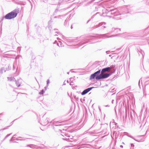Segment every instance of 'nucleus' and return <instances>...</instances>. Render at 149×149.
I'll list each match as a JSON object with an SVG mask.
<instances>
[{
    "instance_id": "nucleus-1",
    "label": "nucleus",
    "mask_w": 149,
    "mask_h": 149,
    "mask_svg": "<svg viewBox=\"0 0 149 149\" xmlns=\"http://www.w3.org/2000/svg\"><path fill=\"white\" fill-rule=\"evenodd\" d=\"M116 70L115 65H111L109 67H107L102 69L101 71V74L102 75L107 74H108L107 77L105 79L107 78L113 73H114Z\"/></svg>"
},
{
    "instance_id": "nucleus-2",
    "label": "nucleus",
    "mask_w": 149,
    "mask_h": 149,
    "mask_svg": "<svg viewBox=\"0 0 149 149\" xmlns=\"http://www.w3.org/2000/svg\"><path fill=\"white\" fill-rule=\"evenodd\" d=\"M17 15V13L12 11L6 15L4 17H2L1 19V21L3 20L4 18L7 19H13L16 17Z\"/></svg>"
},
{
    "instance_id": "nucleus-3",
    "label": "nucleus",
    "mask_w": 149,
    "mask_h": 149,
    "mask_svg": "<svg viewBox=\"0 0 149 149\" xmlns=\"http://www.w3.org/2000/svg\"><path fill=\"white\" fill-rule=\"evenodd\" d=\"M108 74H106L102 75V74H100L96 76L94 73L92 74L90 77V79L92 80L95 78L96 80H98L101 79H104L107 77Z\"/></svg>"
},
{
    "instance_id": "nucleus-4",
    "label": "nucleus",
    "mask_w": 149,
    "mask_h": 149,
    "mask_svg": "<svg viewBox=\"0 0 149 149\" xmlns=\"http://www.w3.org/2000/svg\"><path fill=\"white\" fill-rule=\"evenodd\" d=\"M61 135L63 137L62 139L64 140H66L67 141L72 142H74L76 141V140H74L73 139L69 138L70 136L66 133H62Z\"/></svg>"
},
{
    "instance_id": "nucleus-5",
    "label": "nucleus",
    "mask_w": 149,
    "mask_h": 149,
    "mask_svg": "<svg viewBox=\"0 0 149 149\" xmlns=\"http://www.w3.org/2000/svg\"><path fill=\"white\" fill-rule=\"evenodd\" d=\"M117 11V9H112L111 8H109L106 9L105 13L109 15H113L114 16V15H116L115 14L116 13Z\"/></svg>"
},
{
    "instance_id": "nucleus-6",
    "label": "nucleus",
    "mask_w": 149,
    "mask_h": 149,
    "mask_svg": "<svg viewBox=\"0 0 149 149\" xmlns=\"http://www.w3.org/2000/svg\"><path fill=\"white\" fill-rule=\"evenodd\" d=\"M48 120V118L43 117L41 120V124L43 126L46 125L49 122Z\"/></svg>"
},
{
    "instance_id": "nucleus-7",
    "label": "nucleus",
    "mask_w": 149,
    "mask_h": 149,
    "mask_svg": "<svg viewBox=\"0 0 149 149\" xmlns=\"http://www.w3.org/2000/svg\"><path fill=\"white\" fill-rule=\"evenodd\" d=\"M94 87H91L88 88L84 90L82 93H81V94L82 95H85L89 91L91 90L93 88H95Z\"/></svg>"
},
{
    "instance_id": "nucleus-8",
    "label": "nucleus",
    "mask_w": 149,
    "mask_h": 149,
    "mask_svg": "<svg viewBox=\"0 0 149 149\" xmlns=\"http://www.w3.org/2000/svg\"><path fill=\"white\" fill-rule=\"evenodd\" d=\"M138 52L139 56L141 57H143L144 54V51L141 49H138Z\"/></svg>"
},
{
    "instance_id": "nucleus-9",
    "label": "nucleus",
    "mask_w": 149,
    "mask_h": 149,
    "mask_svg": "<svg viewBox=\"0 0 149 149\" xmlns=\"http://www.w3.org/2000/svg\"><path fill=\"white\" fill-rule=\"evenodd\" d=\"M127 135L128 137L132 138V139H134V140H135V141H137L138 142H141V141H144V138L141 139L140 140H136V139H135L133 136H131V135L128 134V133H127Z\"/></svg>"
},
{
    "instance_id": "nucleus-10",
    "label": "nucleus",
    "mask_w": 149,
    "mask_h": 149,
    "mask_svg": "<svg viewBox=\"0 0 149 149\" xmlns=\"http://www.w3.org/2000/svg\"><path fill=\"white\" fill-rule=\"evenodd\" d=\"M112 18L116 20H118L121 19L120 15L119 14L114 15V16H113Z\"/></svg>"
},
{
    "instance_id": "nucleus-11",
    "label": "nucleus",
    "mask_w": 149,
    "mask_h": 149,
    "mask_svg": "<svg viewBox=\"0 0 149 149\" xmlns=\"http://www.w3.org/2000/svg\"><path fill=\"white\" fill-rule=\"evenodd\" d=\"M22 80L21 79H19L17 81H16V82L15 83L16 84L17 86L18 87H19L20 86L21 84V82H22Z\"/></svg>"
},
{
    "instance_id": "nucleus-12",
    "label": "nucleus",
    "mask_w": 149,
    "mask_h": 149,
    "mask_svg": "<svg viewBox=\"0 0 149 149\" xmlns=\"http://www.w3.org/2000/svg\"><path fill=\"white\" fill-rule=\"evenodd\" d=\"M27 146L29 147L30 148H38L37 146L33 144H30L28 145Z\"/></svg>"
},
{
    "instance_id": "nucleus-13",
    "label": "nucleus",
    "mask_w": 149,
    "mask_h": 149,
    "mask_svg": "<svg viewBox=\"0 0 149 149\" xmlns=\"http://www.w3.org/2000/svg\"><path fill=\"white\" fill-rule=\"evenodd\" d=\"M65 15H59L57 16H55L54 17V18H58L62 19L64 17H65Z\"/></svg>"
},
{
    "instance_id": "nucleus-14",
    "label": "nucleus",
    "mask_w": 149,
    "mask_h": 149,
    "mask_svg": "<svg viewBox=\"0 0 149 149\" xmlns=\"http://www.w3.org/2000/svg\"><path fill=\"white\" fill-rule=\"evenodd\" d=\"M8 80L10 81H14L15 80V79L13 77H8Z\"/></svg>"
},
{
    "instance_id": "nucleus-15",
    "label": "nucleus",
    "mask_w": 149,
    "mask_h": 149,
    "mask_svg": "<svg viewBox=\"0 0 149 149\" xmlns=\"http://www.w3.org/2000/svg\"><path fill=\"white\" fill-rule=\"evenodd\" d=\"M106 24V23L105 22H102L99 23L98 24V26H99V27L102 26L103 25H105Z\"/></svg>"
},
{
    "instance_id": "nucleus-16",
    "label": "nucleus",
    "mask_w": 149,
    "mask_h": 149,
    "mask_svg": "<svg viewBox=\"0 0 149 149\" xmlns=\"http://www.w3.org/2000/svg\"><path fill=\"white\" fill-rule=\"evenodd\" d=\"M19 138H20L19 139V140L21 141H24L26 140V139L24 137H18Z\"/></svg>"
},
{
    "instance_id": "nucleus-17",
    "label": "nucleus",
    "mask_w": 149,
    "mask_h": 149,
    "mask_svg": "<svg viewBox=\"0 0 149 149\" xmlns=\"http://www.w3.org/2000/svg\"><path fill=\"white\" fill-rule=\"evenodd\" d=\"M100 71H101V70H98V71L96 72H95V73H94L95 74L96 76L97 75H98V74H99L100 72Z\"/></svg>"
},
{
    "instance_id": "nucleus-18",
    "label": "nucleus",
    "mask_w": 149,
    "mask_h": 149,
    "mask_svg": "<svg viewBox=\"0 0 149 149\" xmlns=\"http://www.w3.org/2000/svg\"><path fill=\"white\" fill-rule=\"evenodd\" d=\"M96 15H97V16H101L100 15H99V13L98 12H97V13H96L95 14H94V15L92 17V18H94V17L95 16H96Z\"/></svg>"
},
{
    "instance_id": "nucleus-19",
    "label": "nucleus",
    "mask_w": 149,
    "mask_h": 149,
    "mask_svg": "<svg viewBox=\"0 0 149 149\" xmlns=\"http://www.w3.org/2000/svg\"><path fill=\"white\" fill-rule=\"evenodd\" d=\"M64 25L66 26H68V21H66V20L65 21L64 23Z\"/></svg>"
},
{
    "instance_id": "nucleus-20",
    "label": "nucleus",
    "mask_w": 149,
    "mask_h": 149,
    "mask_svg": "<svg viewBox=\"0 0 149 149\" xmlns=\"http://www.w3.org/2000/svg\"><path fill=\"white\" fill-rule=\"evenodd\" d=\"M57 45L59 47L63 46V45H62V43L61 42L59 41V43H57Z\"/></svg>"
},
{
    "instance_id": "nucleus-21",
    "label": "nucleus",
    "mask_w": 149,
    "mask_h": 149,
    "mask_svg": "<svg viewBox=\"0 0 149 149\" xmlns=\"http://www.w3.org/2000/svg\"><path fill=\"white\" fill-rule=\"evenodd\" d=\"M45 91L44 90H42L39 93V94L40 95H42L44 94Z\"/></svg>"
},
{
    "instance_id": "nucleus-22",
    "label": "nucleus",
    "mask_w": 149,
    "mask_h": 149,
    "mask_svg": "<svg viewBox=\"0 0 149 149\" xmlns=\"http://www.w3.org/2000/svg\"><path fill=\"white\" fill-rule=\"evenodd\" d=\"M15 136V135H14L13 137L11 138V139L10 140V142H11V141H13L14 140V139L15 138V137L14 136Z\"/></svg>"
},
{
    "instance_id": "nucleus-23",
    "label": "nucleus",
    "mask_w": 149,
    "mask_h": 149,
    "mask_svg": "<svg viewBox=\"0 0 149 149\" xmlns=\"http://www.w3.org/2000/svg\"><path fill=\"white\" fill-rule=\"evenodd\" d=\"M32 137V136L29 135V136H27L25 138L26 139H26H31Z\"/></svg>"
},
{
    "instance_id": "nucleus-24",
    "label": "nucleus",
    "mask_w": 149,
    "mask_h": 149,
    "mask_svg": "<svg viewBox=\"0 0 149 149\" xmlns=\"http://www.w3.org/2000/svg\"><path fill=\"white\" fill-rule=\"evenodd\" d=\"M12 133H10L9 134H7L5 137L4 138L3 140H4L5 139H6L7 137H8V136H9Z\"/></svg>"
},
{
    "instance_id": "nucleus-25",
    "label": "nucleus",
    "mask_w": 149,
    "mask_h": 149,
    "mask_svg": "<svg viewBox=\"0 0 149 149\" xmlns=\"http://www.w3.org/2000/svg\"><path fill=\"white\" fill-rule=\"evenodd\" d=\"M116 30V32H118L119 31H120V29L118 28L115 29L114 28V31Z\"/></svg>"
},
{
    "instance_id": "nucleus-26",
    "label": "nucleus",
    "mask_w": 149,
    "mask_h": 149,
    "mask_svg": "<svg viewBox=\"0 0 149 149\" xmlns=\"http://www.w3.org/2000/svg\"><path fill=\"white\" fill-rule=\"evenodd\" d=\"M98 27H99V26H98V24H96V25H95L93 27V28L95 29V28H98Z\"/></svg>"
},
{
    "instance_id": "nucleus-27",
    "label": "nucleus",
    "mask_w": 149,
    "mask_h": 149,
    "mask_svg": "<svg viewBox=\"0 0 149 149\" xmlns=\"http://www.w3.org/2000/svg\"><path fill=\"white\" fill-rule=\"evenodd\" d=\"M91 38H92L90 39H95L97 38H96L94 36H92L91 37Z\"/></svg>"
},
{
    "instance_id": "nucleus-28",
    "label": "nucleus",
    "mask_w": 149,
    "mask_h": 149,
    "mask_svg": "<svg viewBox=\"0 0 149 149\" xmlns=\"http://www.w3.org/2000/svg\"><path fill=\"white\" fill-rule=\"evenodd\" d=\"M47 86H48V85L49 84V79H48L47 80Z\"/></svg>"
},
{
    "instance_id": "nucleus-29",
    "label": "nucleus",
    "mask_w": 149,
    "mask_h": 149,
    "mask_svg": "<svg viewBox=\"0 0 149 149\" xmlns=\"http://www.w3.org/2000/svg\"><path fill=\"white\" fill-rule=\"evenodd\" d=\"M131 147L132 148V149H133V148L134 147V145L133 143H131Z\"/></svg>"
},
{
    "instance_id": "nucleus-30",
    "label": "nucleus",
    "mask_w": 149,
    "mask_h": 149,
    "mask_svg": "<svg viewBox=\"0 0 149 149\" xmlns=\"http://www.w3.org/2000/svg\"><path fill=\"white\" fill-rule=\"evenodd\" d=\"M81 38V37H80V38H78V37H77V38H76V39H74L73 40L74 41V40H80V39H79V38Z\"/></svg>"
},
{
    "instance_id": "nucleus-31",
    "label": "nucleus",
    "mask_w": 149,
    "mask_h": 149,
    "mask_svg": "<svg viewBox=\"0 0 149 149\" xmlns=\"http://www.w3.org/2000/svg\"><path fill=\"white\" fill-rule=\"evenodd\" d=\"M48 28H49V30L50 31H51V29H52V28L50 26H49L48 27Z\"/></svg>"
},
{
    "instance_id": "nucleus-32",
    "label": "nucleus",
    "mask_w": 149,
    "mask_h": 149,
    "mask_svg": "<svg viewBox=\"0 0 149 149\" xmlns=\"http://www.w3.org/2000/svg\"><path fill=\"white\" fill-rule=\"evenodd\" d=\"M114 36L113 35H112V36H107V38H109V37H112L113 36Z\"/></svg>"
},
{
    "instance_id": "nucleus-33",
    "label": "nucleus",
    "mask_w": 149,
    "mask_h": 149,
    "mask_svg": "<svg viewBox=\"0 0 149 149\" xmlns=\"http://www.w3.org/2000/svg\"><path fill=\"white\" fill-rule=\"evenodd\" d=\"M145 78L146 79H148L149 78V76H147V77H145Z\"/></svg>"
},
{
    "instance_id": "nucleus-34",
    "label": "nucleus",
    "mask_w": 149,
    "mask_h": 149,
    "mask_svg": "<svg viewBox=\"0 0 149 149\" xmlns=\"http://www.w3.org/2000/svg\"><path fill=\"white\" fill-rule=\"evenodd\" d=\"M104 13H103L102 14V16H103V17H105V16L104 15Z\"/></svg>"
},
{
    "instance_id": "nucleus-35",
    "label": "nucleus",
    "mask_w": 149,
    "mask_h": 149,
    "mask_svg": "<svg viewBox=\"0 0 149 149\" xmlns=\"http://www.w3.org/2000/svg\"><path fill=\"white\" fill-rule=\"evenodd\" d=\"M3 113H0V116H3Z\"/></svg>"
},
{
    "instance_id": "nucleus-36",
    "label": "nucleus",
    "mask_w": 149,
    "mask_h": 149,
    "mask_svg": "<svg viewBox=\"0 0 149 149\" xmlns=\"http://www.w3.org/2000/svg\"><path fill=\"white\" fill-rule=\"evenodd\" d=\"M19 139H18V138H16L15 139V140H16V141H18L19 140Z\"/></svg>"
},
{
    "instance_id": "nucleus-37",
    "label": "nucleus",
    "mask_w": 149,
    "mask_h": 149,
    "mask_svg": "<svg viewBox=\"0 0 149 149\" xmlns=\"http://www.w3.org/2000/svg\"><path fill=\"white\" fill-rule=\"evenodd\" d=\"M109 51H107L106 52V53H107V54H108L109 53Z\"/></svg>"
},
{
    "instance_id": "nucleus-38",
    "label": "nucleus",
    "mask_w": 149,
    "mask_h": 149,
    "mask_svg": "<svg viewBox=\"0 0 149 149\" xmlns=\"http://www.w3.org/2000/svg\"><path fill=\"white\" fill-rule=\"evenodd\" d=\"M102 26V27H103L104 28H106V26H104L103 25Z\"/></svg>"
},
{
    "instance_id": "nucleus-39",
    "label": "nucleus",
    "mask_w": 149,
    "mask_h": 149,
    "mask_svg": "<svg viewBox=\"0 0 149 149\" xmlns=\"http://www.w3.org/2000/svg\"><path fill=\"white\" fill-rule=\"evenodd\" d=\"M143 136V135H141V136H137V137H140V136Z\"/></svg>"
},
{
    "instance_id": "nucleus-40",
    "label": "nucleus",
    "mask_w": 149,
    "mask_h": 149,
    "mask_svg": "<svg viewBox=\"0 0 149 149\" xmlns=\"http://www.w3.org/2000/svg\"><path fill=\"white\" fill-rule=\"evenodd\" d=\"M72 83V82H70V85H72V84H71V83Z\"/></svg>"
},
{
    "instance_id": "nucleus-41",
    "label": "nucleus",
    "mask_w": 149,
    "mask_h": 149,
    "mask_svg": "<svg viewBox=\"0 0 149 149\" xmlns=\"http://www.w3.org/2000/svg\"><path fill=\"white\" fill-rule=\"evenodd\" d=\"M113 100H112V102H111L112 104H113Z\"/></svg>"
},
{
    "instance_id": "nucleus-42",
    "label": "nucleus",
    "mask_w": 149,
    "mask_h": 149,
    "mask_svg": "<svg viewBox=\"0 0 149 149\" xmlns=\"http://www.w3.org/2000/svg\"><path fill=\"white\" fill-rule=\"evenodd\" d=\"M106 107H109V105H107L106 106Z\"/></svg>"
},
{
    "instance_id": "nucleus-43",
    "label": "nucleus",
    "mask_w": 149,
    "mask_h": 149,
    "mask_svg": "<svg viewBox=\"0 0 149 149\" xmlns=\"http://www.w3.org/2000/svg\"><path fill=\"white\" fill-rule=\"evenodd\" d=\"M56 33H58H58H59L58 31H56Z\"/></svg>"
},
{
    "instance_id": "nucleus-44",
    "label": "nucleus",
    "mask_w": 149,
    "mask_h": 149,
    "mask_svg": "<svg viewBox=\"0 0 149 149\" xmlns=\"http://www.w3.org/2000/svg\"><path fill=\"white\" fill-rule=\"evenodd\" d=\"M120 147L121 148H123V146L122 145L120 146Z\"/></svg>"
},
{
    "instance_id": "nucleus-45",
    "label": "nucleus",
    "mask_w": 149,
    "mask_h": 149,
    "mask_svg": "<svg viewBox=\"0 0 149 149\" xmlns=\"http://www.w3.org/2000/svg\"><path fill=\"white\" fill-rule=\"evenodd\" d=\"M69 72H67V73L68 74H69Z\"/></svg>"
},
{
    "instance_id": "nucleus-46",
    "label": "nucleus",
    "mask_w": 149,
    "mask_h": 149,
    "mask_svg": "<svg viewBox=\"0 0 149 149\" xmlns=\"http://www.w3.org/2000/svg\"><path fill=\"white\" fill-rule=\"evenodd\" d=\"M71 79H72V78H70V81H71Z\"/></svg>"
},
{
    "instance_id": "nucleus-47",
    "label": "nucleus",
    "mask_w": 149,
    "mask_h": 149,
    "mask_svg": "<svg viewBox=\"0 0 149 149\" xmlns=\"http://www.w3.org/2000/svg\"><path fill=\"white\" fill-rule=\"evenodd\" d=\"M72 26H71V29H72Z\"/></svg>"
},
{
    "instance_id": "nucleus-48",
    "label": "nucleus",
    "mask_w": 149,
    "mask_h": 149,
    "mask_svg": "<svg viewBox=\"0 0 149 149\" xmlns=\"http://www.w3.org/2000/svg\"><path fill=\"white\" fill-rule=\"evenodd\" d=\"M115 54V53H112V54H111V55H113V54Z\"/></svg>"
},
{
    "instance_id": "nucleus-49",
    "label": "nucleus",
    "mask_w": 149,
    "mask_h": 149,
    "mask_svg": "<svg viewBox=\"0 0 149 149\" xmlns=\"http://www.w3.org/2000/svg\"><path fill=\"white\" fill-rule=\"evenodd\" d=\"M111 55H109V56H110V57H111Z\"/></svg>"
},
{
    "instance_id": "nucleus-50",
    "label": "nucleus",
    "mask_w": 149,
    "mask_h": 149,
    "mask_svg": "<svg viewBox=\"0 0 149 149\" xmlns=\"http://www.w3.org/2000/svg\"><path fill=\"white\" fill-rule=\"evenodd\" d=\"M110 18L112 17V16H109Z\"/></svg>"
},
{
    "instance_id": "nucleus-51",
    "label": "nucleus",
    "mask_w": 149,
    "mask_h": 149,
    "mask_svg": "<svg viewBox=\"0 0 149 149\" xmlns=\"http://www.w3.org/2000/svg\"><path fill=\"white\" fill-rule=\"evenodd\" d=\"M67 82L68 83V80L67 81Z\"/></svg>"
},
{
    "instance_id": "nucleus-52",
    "label": "nucleus",
    "mask_w": 149,
    "mask_h": 149,
    "mask_svg": "<svg viewBox=\"0 0 149 149\" xmlns=\"http://www.w3.org/2000/svg\"><path fill=\"white\" fill-rule=\"evenodd\" d=\"M104 36H106V34H104Z\"/></svg>"
},
{
    "instance_id": "nucleus-53",
    "label": "nucleus",
    "mask_w": 149,
    "mask_h": 149,
    "mask_svg": "<svg viewBox=\"0 0 149 149\" xmlns=\"http://www.w3.org/2000/svg\"><path fill=\"white\" fill-rule=\"evenodd\" d=\"M65 85V84H63V85Z\"/></svg>"
},
{
    "instance_id": "nucleus-54",
    "label": "nucleus",
    "mask_w": 149,
    "mask_h": 149,
    "mask_svg": "<svg viewBox=\"0 0 149 149\" xmlns=\"http://www.w3.org/2000/svg\"><path fill=\"white\" fill-rule=\"evenodd\" d=\"M54 35L56 36H57V35L56 34V35Z\"/></svg>"
},
{
    "instance_id": "nucleus-55",
    "label": "nucleus",
    "mask_w": 149,
    "mask_h": 149,
    "mask_svg": "<svg viewBox=\"0 0 149 149\" xmlns=\"http://www.w3.org/2000/svg\"><path fill=\"white\" fill-rule=\"evenodd\" d=\"M45 89H46V87H45Z\"/></svg>"
}]
</instances>
